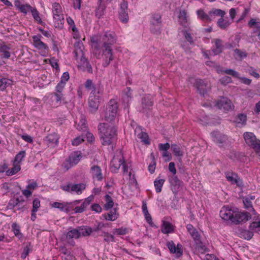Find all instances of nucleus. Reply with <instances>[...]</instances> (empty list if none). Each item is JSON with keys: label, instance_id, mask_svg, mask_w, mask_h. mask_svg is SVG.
Instances as JSON below:
<instances>
[{"label": "nucleus", "instance_id": "f257e3e1", "mask_svg": "<svg viewBox=\"0 0 260 260\" xmlns=\"http://www.w3.org/2000/svg\"><path fill=\"white\" fill-rule=\"evenodd\" d=\"M116 43L115 34L107 31L101 38L99 46H95L94 54L96 58H103V66L107 67L114 59L112 46Z\"/></svg>", "mask_w": 260, "mask_h": 260}, {"label": "nucleus", "instance_id": "f03ea898", "mask_svg": "<svg viewBox=\"0 0 260 260\" xmlns=\"http://www.w3.org/2000/svg\"><path fill=\"white\" fill-rule=\"evenodd\" d=\"M220 216L224 220H230L235 224L246 222L251 217V215L249 213L241 212L225 207L221 210Z\"/></svg>", "mask_w": 260, "mask_h": 260}, {"label": "nucleus", "instance_id": "7ed1b4c3", "mask_svg": "<svg viewBox=\"0 0 260 260\" xmlns=\"http://www.w3.org/2000/svg\"><path fill=\"white\" fill-rule=\"evenodd\" d=\"M98 129L102 145H110L114 142L116 136V129L114 126L105 123H101L98 125Z\"/></svg>", "mask_w": 260, "mask_h": 260}, {"label": "nucleus", "instance_id": "20e7f679", "mask_svg": "<svg viewBox=\"0 0 260 260\" xmlns=\"http://www.w3.org/2000/svg\"><path fill=\"white\" fill-rule=\"evenodd\" d=\"M118 109L117 103L115 100H111L105 111V120L111 122L113 121L117 114Z\"/></svg>", "mask_w": 260, "mask_h": 260}, {"label": "nucleus", "instance_id": "39448f33", "mask_svg": "<svg viewBox=\"0 0 260 260\" xmlns=\"http://www.w3.org/2000/svg\"><path fill=\"white\" fill-rule=\"evenodd\" d=\"M246 143L253 148L260 155V141L258 140L253 133L245 132L243 135Z\"/></svg>", "mask_w": 260, "mask_h": 260}, {"label": "nucleus", "instance_id": "423d86ee", "mask_svg": "<svg viewBox=\"0 0 260 260\" xmlns=\"http://www.w3.org/2000/svg\"><path fill=\"white\" fill-rule=\"evenodd\" d=\"M124 162L123 154L121 151L117 152L116 154L114 156L111 162V171L114 173L117 172L120 166Z\"/></svg>", "mask_w": 260, "mask_h": 260}, {"label": "nucleus", "instance_id": "0eeeda50", "mask_svg": "<svg viewBox=\"0 0 260 260\" xmlns=\"http://www.w3.org/2000/svg\"><path fill=\"white\" fill-rule=\"evenodd\" d=\"M86 185L84 183L72 184L68 183L67 185L61 186V188L67 192H76L78 194L82 193V191L85 189Z\"/></svg>", "mask_w": 260, "mask_h": 260}, {"label": "nucleus", "instance_id": "6e6552de", "mask_svg": "<svg viewBox=\"0 0 260 260\" xmlns=\"http://www.w3.org/2000/svg\"><path fill=\"white\" fill-rule=\"evenodd\" d=\"M217 72L218 73H221L222 74H226L228 75H230L233 76V77L239 78L241 80L242 83L246 85H249L251 82V80L248 78L245 77H240L239 74L237 71L233 69H227L225 70H223L222 69H218Z\"/></svg>", "mask_w": 260, "mask_h": 260}, {"label": "nucleus", "instance_id": "1a4fd4ad", "mask_svg": "<svg viewBox=\"0 0 260 260\" xmlns=\"http://www.w3.org/2000/svg\"><path fill=\"white\" fill-rule=\"evenodd\" d=\"M81 158V153L78 152H75L69 157L68 159L64 163L63 166L66 170L78 163Z\"/></svg>", "mask_w": 260, "mask_h": 260}, {"label": "nucleus", "instance_id": "9d476101", "mask_svg": "<svg viewBox=\"0 0 260 260\" xmlns=\"http://www.w3.org/2000/svg\"><path fill=\"white\" fill-rule=\"evenodd\" d=\"M189 81L196 87L200 94L204 96L207 92V84L205 81L200 79L193 78H190Z\"/></svg>", "mask_w": 260, "mask_h": 260}, {"label": "nucleus", "instance_id": "9b49d317", "mask_svg": "<svg viewBox=\"0 0 260 260\" xmlns=\"http://www.w3.org/2000/svg\"><path fill=\"white\" fill-rule=\"evenodd\" d=\"M78 68L82 71L87 72L89 73L92 72L91 66L87 58H85L84 54L83 56H78Z\"/></svg>", "mask_w": 260, "mask_h": 260}, {"label": "nucleus", "instance_id": "f8f14e48", "mask_svg": "<svg viewBox=\"0 0 260 260\" xmlns=\"http://www.w3.org/2000/svg\"><path fill=\"white\" fill-rule=\"evenodd\" d=\"M213 141L218 144L219 147H223L228 145L227 136L218 132H214L212 133Z\"/></svg>", "mask_w": 260, "mask_h": 260}, {"label": "nucleus", "instance_id": "ddd939ff", "mask_svg": "<svg viewBox=\"0 0 260 260\" xmlns=\"http://www.w3.org/2000/svg\"><path fill=\"white\" fill-rule=\"evenodd\" d=\"M128 4L125 1H123L120 6L119 11V18L123 23H127L128 21L127 12Z\"/></svg>", "mask_w": 260, "mask_h": 260}, {"label": "nucleus", "instance_id": "4468645a", "mask_svg": "<svg viewBox=\"0 0 260 260\" xmlns=\"http://www.w3.org/2000/svg\"><path fill=\"white\" fill-rule=\"evenodd\" d=\"M169 181L171 184V189L175 196L177 195L181 187L182 182L181 181L177 176H170Z\"/></svg>", "mask_w": 260, "mask_h": 260}, {"label": "nucleus", "instance_id": "2eb2a0df", "mask_svg": "<svg viewBox=\"0 0 260 260\" xmlns=\"http://www.w3.org/2000/svg\"><path fill=\"white\" fill-rule=\"evenodd\" d=\"M216 106L220 109L229 111L232 110L233 105L230 100L226 98L222 97L218 100Z\"/></svg>", "mask_w": 260, "mask_h": 260}, {"label": "nucleus", "instance_id": "dca6fc26", "mask_svg": "<svg viewBox=\"0 0 260 260\" xmlns=\"http://www.w3.org/2000/svg\"><path fill=\"white\" fill-rule=\"evenodd\" d=\"M52 207L59 209L60 211L67 213L73 210V203L68 202H54L51 204Z\"/></svg>", "mask_w": 260, "mask_h": 260}, {"label": "nucleus", "instance_id": "f3484780", "mask_svg": "<svg viewBox=\"0 0 260 260\" xmlns=\"http://www.w3.org/2000/svg\"><path fill=\"white\" fill-rule=\"evenodd\" d=\"M59 139V135L53 133L48 135L45 139V141L48 146H55L58 144Z\"/></svg>", "mask_w": 260, "mask_h": 260}, {"label": "nucleus", "instance_id": "a211bd4d", "mask_svg": "<svg viewBox=\"0 0 260 260\" xmlns=\"http://www.w3.org/2000/svg\"><path fill=\"white\" fill-rule=\"evenodd\" d=\"M10 45L5 43L0 44V57L1 58L8 59L11 56Z\"/></svg>", "mask_w": 260, "mask_h": 260}, {"label": "nucleus", "instance_id": "6ab92c4d", "mask_svg": "<svg viewBox=\"0 0 260 260\" xmlns=\"http://www.w3.org/2000/svg\"><path fill=\"white\" fill-rule=\"evenodd\" d=\"M99 103V96H90L88 103L90 112H94L98 110Z\"/></svg>", "mask_w": 260, "mask_h": 260}, {"label": "nucleus", "instance_id": "aec40b11", "mask_svg": "<svg viewBox=\"0 0 260 260\" xmlns=\"http://www.w3.org/2000/svg\"><path fill=\"white\" fill-rule=\"evenodd\" d=\"M74 53L76 60L78 59V56H83L84 54V47L81 41H77L74 44Z\"/></svg>", "mask_w": 260, "mask_h": 260}, {"label": "nucleus", "instance_id": "412c9836", "mask_svg": "<svg viewBox=\"0 0 260 260\" xmlns=\"http://www.w3.org/2000/svg\"><path fill=\"white\" fill-rule=\"evenodd\" d=\"M248 25L249 27L253 28V33L256 34L258 39L260 40V21H258L256 19L252 18L248 22Z\"/></svg>", "mask_w": 260, "mask_h": 260}, {"label": "nucleus", "instance_id": "4be33fe9", "mask_svg": "<svg viewBox=\"0 0 260 260\" xmlns=\"http://www.w3.org/2000/svg\"><path fill=\"white\" fill-rule=\"evenodd\" d=\"M34 41V45L35 47L39 50H41L43 53H47L48 50L47 46L41 40L36 36L32 37Z\"/></svg>", "mask_w": 260, "mask_h": 260}, {"label": "nucleus", "instance_id": "5701e85b", "mask_svg": "<svg viewBox=\"0 0 260 260\" xmlns=\"http://www.w3.org/2000/svg\"><path fill=\"white\" fill-rule=\"evenodd\" d=\"M135 135L140 139L142 142L146 144H149L148 136L147 133L142 132L140 127H137L135 130Z\"/></svg>", "mask_w": 260, "mask_h": 260}, {"label": "nucleus", "instance_id": "b1692460", "mask_svg": "<svg viewBox=\"0 0 260 260\" xmlns=\"http://www.w3.org/2000/svg\"><path fill=\"white\" fill-rule=\"evenodd\" d=\"M152 98L149 96L144 97L142 100V107L144 112H147L151 109L153 105Z\"/></svg>", "mask_w": 260, "mask_h": 260}, {"label": "nucleus", "instance_id": "393cba45", "mask_svg": "<svg viewBox=\"0 0 260 260\" xmlns=\"http://www.w3.org/2000/svg\"><path fill=\"white\" fill-rule=\"evenodd\" d=\"M150 25L154 26L156 25V28L154 29L153 28L155 32H158L159 28H160L161 25V17L158 14H155L152 16L150 20Z\"/></svg>", "mask_w": 260, "mask_h": 260}, {"label": "nucleus", "instance_id": "a878e982", "mask_svg": "<svg viewBox=\"0 0 260 260\" xmlns=\"http://www.w3.org/2000/svg\"><path fill=\"white\" fill-rule=\"evenodd\" d=\"M91 173L93 178H96L99 181H101L103 179L102 170L99 166H93L91 168Z\"/></svg>", "mask_w": 260, "mask_h": 260}, {"label": "nucleus", "instance_id": "bb28decb", "mask_svg": "<svg viewBox=\"0 0 260 260\" xmlns=\"http://www.w3.org/2000/svg\"><path fill=\"white\" fill-rule=\"evenodd\" d=\"M112 0H99V5L96 10V16L99 18L101 17L104 13L106 8V2H110Z\"/></svg>", "mask_w": 260, "mask_h": 260}, {"label": "nucleus", "instance_id": "cd10ccee", "mask_svg": "<svg viewBox=\"0 0 260 260\" xmlns=\"http://www.w3.org/2000/svg\"><path fill=\"white\" fill-rule=\"evenodd\" d=\"M215 43V48L212 51L214 55H217L220 53L223 49V45L222 41L219 39H216L213 40Z\"/></svg>", "mask_w": 260, "mask_h": 260}, {"label": "nucleus", "instance_id": "c85d7f7f", "mask_svg": "<svg viewBox=\"0 0 260 260\" xmlns=\"http://www.w3.org/2000/svg\"><path fill=\"white\" fill-rule=\"evenodd\" d=\"M179 22L182 25L186 27L188 26L186 11L185 9L180 10L178 15Z\"/></svg>", "mask_w": 260, "mask_h": 260}, {"label": "nucleus", "instance_id": "c756f323", "mask_svg": "<svg viewBox=\"0 0 260 260\" xmlns=\"http://www.w3.org/2000/svg\"><path fill=\"white\" fill-rule=\"evenodd\" d=\"M168 248L172 253H176L177 256L179 257L182 254L181 249L177 245L176 247L175 244L173 241L169 242L167 244Z\"/></svg>", "mask_w": 260, "mask_h": 260}, {"label": "nucleus", "instance_id": "7c9ffc66", "mask_svg": "<svg viewBox=\"0 0 260 260\" xmlns=\"http://www.w3.org/2000/svg\"><path fill=\"white\" fill-rule=\"evenodd\" d=\"M80 236H88L92 233V229L88 226L78 227Z\"/></svg>", "mask_w": 260, "mask_h": 260}, {"label": "nucleus", "instance_id": "2f4dec72", "mask_svg": "<svg viewBox=\"0 0 260 260\" xmlns=\"http://www.w3.org/2000/svg\"><path fill=\"white\" fill-rule=\"evenodd\" d=\"M54 25L56 28H62L64 24V18L63 14L53 16Z\"/></svg>", "mask_w": 260, "mask_h": 260}, {"label": "nucleus", "instance_id": "473e14b6", "mask_svg": "<svg viewBox=\"0 0 260 260\" xmlns=\"http://www.w3.org/2000/svg\"><path fill=\"white\" fill-rule=\"evenodd\" d=\"M186 228L188 232L190 233L194 240L196 241H200V236L197 230L195 229L193 226L190 224H188L186 225Z\"/></svg>", "mask_w": 260, "mask_h": 260}, {"label": "nucleus", "instance_id": "72a5a7b5", "mask_svg": "<svg viewBox=\"0 0 260 260\" xmlns=\"http://www.w3.org/2000/svg\"><path fill=\"white\" fill-rule=\"evenodd\" d=\"M198 17L202 20L209 22L211 21V18H210L209 12L208 14H206L203 10L200 9L197 12Z\"/></svg>", "mask_w": 260, "mask_h": 260}, {"label": "nucleus", "instance_id": "f704fd0d", "mask_svg": "<svg viewBox=\"0 0 260 260\" xmlns=\"http://www.w3.org/2000/svg\"><path fill=\"white\" fill-rule=\"evenodd\" d=\"M80 237V236L78 228L69 231L66 235V238L68 240H72L73 238L78 239Z\"/></svg>", "mask_w": 260, "mask_h": 260}, {"label": "nucleus", "instance_id": "c9c22d12", "mask_svg": "<svg viewBox=\"0 0 260 260\" xmlns=\"http://www.w3.org/2000/svg\"><path fill=\"white\" fill-rule=\"evenodd\" d=\"M142 211L144 214V215L145 217L146 221L149 223H151L152 222V218L151 215L149 214L148 212V210L147 209V204L146 201H142Z\"/></svg>", "mask_w": 260, "mask_h": 260}, {"label": "nucleus", "instance_id": "e433bc0d", "mask_svg": "<svg viewBox=\"0 0 260 260\" xmlns=\"http://www.w3.org/2000/svg\"><path fill=\"white\" fill-rule=\"evenodd\" d=\"M225 176L227 180L231 182L233 184L235 183L239 185L240 180L236 174L228 172L225 174Z\"/></svg>", "mask_w": 260, "mask_h": 260}, {"label": "nucleus", "instance_id": "4c0bfd02", "mask_svg": "<svg viewBox=\"0 0 260 260\" xmlns=\"http://www.w3.org/2000/svg\"><path fill=\"white\" fill-rule=\"evenodd\" d=\"M210 18H211V21L215 19L216 16H220L223 17L225 14V12L220 9H213L212 10L209 12Z\"/></svg>", "mask_w": 260, "mask_h": 260}, {"label": "nucleus", "instance_id": "58836bf2", "mask_svg": "<svg viewBox=\"0 0 260 260\" xmlns=\"http://www.w3.org/2000/svg\"><path fill=\"white\" fill-rule=\"evenodd\" d=\"M118 214L116 213V209H113L110 211V212L107 214H105V218L107 220L114 221L118 217Z\"/></svg>", "mask_w": 260, "mask_h": 260}, {"label": "nucleus", "instance_id": "ea45409f", "mask_svg": "<svg viewBox=\"0 0 260 260\" xmlns=\"http://www.w3.org/2000/svg\"><path fill=\"white\" fill-rule=\"evenodd\" d=\"M234 56L236 60H242L243 58L246 57L247 55V53L244 51L240 50L239 49H236L234 50Z\"/></svg>", "mask_w": 260, "mask_h": 260}, {"label": "nucleus", "instance_id": "a19ab883", "mask_svg": "<svg viewBox=\"0 0 260 260\" xmlns=\"http://www.w3.org/2000/svg\"><path fill=\"white\" fill-rule=\"evenodd\" d=\"M165 182V180L164 179L157 178L154 181V185L155 188L156 192L159 193L161 191V188Z\"/></svg>", "mask_w": 260, "mask_h": 260}, {"label": "nucleus", "instance_id": "79ce46f5", "mask_svg": "<svg viewBox=\"0 0 260 260\" xmlns=\"http://www.w3.org/2000/svg\"><path fill=\"white\" fill-rule=\"evenodd\" d=\"M171 148L175 156L180 157L183 156L184 153L181 150L179 146L177 145V144H173L171 145Z\"/></svg>", "mask_w": 260, "mask_h": 260}, {"label": "nucleus", "instance_id": "37998d69", "mask_svg": "<svg viewBox=\"0 0 260 260\" xmlns=\"http://www.w3.org/2000/svg\"><path fill=\"white\" fill-rule=\"evenodd\" d=\"M106 203L104 205V209L106 210H108L111 209L114 205V202L112 198L108 194H106L105 196Z\"/></svg>", "mask_w": 260, "mask_h": 260}, {"label": "nucleus", "instance_id": "c03bdc74", "mask_svg": "<svg viewBox=\"0 0 260 260\" xmlns=\"http://www.w3.org/2000/svg\"><path fill=\"white\" fill-rule=\"evenodd\" d=\"M243 201L245 208L250 211H251L253 215L255 214V211L252 207L251 201H250L249 198H244Z\"/></svg>", "mask_w": 260, "mask_h": 260}, {"label": "nucleus", "instance_id": "a18cd8bd", "mask_svg": "<svg viewBox=\"0 0 260 260\" xmlns=\"http://www.w3.org/2000/svg\"><path fill=\"white\" fill-rule=\"evenodd\" d=\"M21 169L20 165L15 162L13 164V167L6 171V174L8 176H11L18 172Z\"/></svg>", "mask_w": 260, "mask_h": 260}, {"label": "nucleus", "instance_id": "49530a36", "mask_svg": "<svg viewBox=\"0 0 260 260\" xmlns=\"http://www.w3.org/2000/svg\"><path fill=\"white\" fill-rule=\"evenodd\" d=\"M172 224L167 221H164L162 226L161 231L163 233L168 234L173 231Z\"/></svg>", "mask_w": 260, "mask_h": 260}, {"label": "nucleus", "instance_id": "de8ad7c7", "mask_svg": "<svg viewBox=\"0 0 260 260\" xmlns=\"http://www.w3.org/2000/svg\"><path fill=\"white\" fill-rule=\"evenodd\" d=\"M53 16L58 15H62V9L58 3H55L52 5Z\"/></svg>", "mask_w": 260, "mask_h": 260}, {"label": "nucleus", "instance_id": "09e8293b", "mask_svg": "<svg viewBox=\"0 0 260 260\" xmlns=\"http://www.w3.org/2000/svg\"><path fill=\"white\" fill-rule=\"evenodd\" d=\"M16 6L19 9L20 11L24 14H26L27 12H31L32 9V7L29 5H19Z\"/></svg>", "mask_w": 260, "mask_h": 260}, {"label": "nucleus", "instance_id": "8fccbe9b", "mask_svg": "<svg viewBox=\"0 0 260 260\" xmlns=\"http://www.w3.org/2000/svg\"><path fill=\"white\" fill-rule=\"evenodd\" d=\"M246 116L243 114L238 115L236 119V121L238 124H240L241 125H244L246 123Z\"/></svg>", "mask_w": 260, "mask_h": 260}, {"label": "nucleus", "instance_id": "3c124183", "mask_svg": "<svg viewBox=\"0 0 260 260\" xmlns=\"http://www.w3.org/2000/svg\"><path fill=\"white\" fill-rule=\"evenodd\" d=\"M25 152L24 151L19 152L15 156L14 162L20 165L23 158L25 157Z\"/></svg>", "mask_w": 260, "mask_h": 260}, {"label": "nucleus", "instance_id": "603ef678", "mask_svg": "<svg viewBox=\"0 0 260 260\" xmlns=\"http://www.w3.org/2000/svg\"><path fill=\"white\" fill-rule=\"evenodd\" d=\"M218 26L221 29H225L229 25L230 23L228 21L224 20L222 17L220 18L217 21Z\"/></svg>", "mask_w": 260, "mask_h": 260}, {"label": "nucleus", "instance_id": "864d4df0", "mask_svg": "<svg viewBox=\"0 0 260 260\" xmlns=\"http://www.w3.org/2000/svg\"><path fill=\"white\" fill-rule=\"evenodd\" d=\"M31 13L35 20L37 21L38 23L41 24L42 23V21L37 9L33 8L31 11Z\"/></svg>", "mask_w": 260, "mask_h": 260}, {"label": "nucleus", "instance_id": "5fc2aeb1", "mask_svg": "<svg viewBox=\"0 0 260 260\" xmlns=\"http://www.w3.org/2000/svg\"><path fill=\"white\" fill-rule=\"evenodd\" d=\"M23 202V201H20L18 198L12 199L9 203V207L10 209H12L18 205L19 206L21 202L22 203Z\"/></svg>", "mask_w": 260, "mask_h": 260}, {"label": "nucleus", "instance_id": "6e6d98bb", "mask_svg": "<svg viewBox=\"0 0 260 260\" xmlns=\"http://www.w3.org/2000/svg\"><path fill=\"white\" fill-rule=\"evenodd\" d=\"M86 127V119L85 118H81L78 124L77 129L80 131H85Z\"/></svg>", "mask_w": 260, "mask_h": 260}, {"label": "nucleus", "instance_id": "4d7b16f0", "mask_svg": "<svg viewBox=\"0 0 260 260\" xmlns=\"http://www.w3.org/2000/svg\"><path fill=\"white\" fill-rule=\"evenodd\" d=\"M91 90V95L92 96H99L100 94H101V91L100 89V87L94 85L93 86V88L92 89H90Z\"/></svg>", "mask_w": 260, "mask_h": 260}, {"label": "nucleus", "instance_id": "13d9d810", "mask_svg": "<svg viewBox=\"0 0 260 260\" xmlns=\"http://www.w3.org/2000/svg\"><path fill=\"white\" fill-rule=\"evenodd\" d=\"M40 207V201L38 199L33 201L32 212H36Z\"/></svg>", "mask_w": 260, "mask_h": 260}, {"label": "nucleus", "instance_id": "bf43d9fd", "mask_svg": "<svg viewBox=\"0 0 260 260\" xmlns=\"http://www.w3.org/2000/svg\"><path fill=\"white\" fill-rule=\"evenodd\" d=\"M104 237V240L106 242L114 241V238L113 235L109 234L108 233L104 232L102 235Z\"/></svg>", "mask_w": 260, "mask_h": 260}, {"label": "nucleus", "instance_id": "052dcab7", "mask_svg": "<svg viewBox=\"0 0 260 260\" xmlns=\"http://www.w3.org/2000/svg\"><path fill=\"white\" fill-rule=\"evenodd\" d=\"M183 34L186 40L191 44H193V40L191 35L186 30L183 31Z\"/></svg>", "mask_w": 260, "mask_h": 260}, {"label": "nucleus", "instance_id": "680f3d73", "mask_svg": "<svg viewBox=\"0 0 260 260\" xmlns=\"http://www.w3.org/2000/svg\"><path fill=\"white\" fill-rule=\"evenodd\" d=\"M65 83L64 82H63L62 81H60L58 84L57 85L56 87V91L58 93H62L63 88L65 86Z\"/></svg>", "mask_w": 260, "mask_h": 260}, {"label": "nucleus", "instance_id": "e2e57ef3", "mask_svg": "<svg viewBox=\"0 0 260 260\" xmlns=\"http://www.w3.org/2000/svg\"><path fill=\"white\" fill-rule=\"evenodd\" d=\"M12 228L14 232V234L16 236H18L20 234V227L16 223H13L12 225Z\"/></svg>", "mask_w": 260, "mask_h": 260}, {"label": "nucleus", "instance_id": "0e129e2a", "mask_svg": "<svg viewBox=\"0 0 260 260\" xmlns=\"http://www.w3.org/2000/svg\"><path fill=\"white\" fill-rule=\"evenodd\" d=\"M219 81L221 84L225 85L228 83H231L232 80V78L229 76H224L220 79Z\"/></svg>", "mask_w": 260, "mask_h": 260}, {"label": "nucleus", "instance_id": "69168bd1", "mask_svg": "<svg viewBox=\"0 0 260 260\" xmlns=\"http://www.w3.org/2000/svg\"><path fill=\"white\" fill-rule=\"evenodd\" d=\"M126 233V229H115L114 230L113 234L117 235H124Z\"/></svg>", "mask_w": 260, "mask_h": 260}, {"label": "nucleus", "instance_id": "338daca9", "mask_svg": "<svg viewBox=\"0 0 260 260\" xmlns=\"http://www.w3.org/2000/svg\"><path fill=\"white\" fill-rule=\"evenodd\" d=\"M169 170L172 173L173 176H176L177 173L176 169L175 168V163L174 162H171L169 164Z\"/></svg>", "mask_w": 260, "mask_h": 260}, {"label": "nucleus", "instance_id": "774afa93", "mask_svg": "<svg viewBox=\"0 0 260 260\" xmlns=\"http://www.w3.org/2000/svg\"><path fill=\"white\" fill-rule=\"evenodd\" d=\"M30 251V245H26L24 249H23V251L21 254V257L22 258H25L27 256V255L28 254V253H29Z\"/></svg>", "mask_w": 260, "mask_h": 260}]
</instances>
